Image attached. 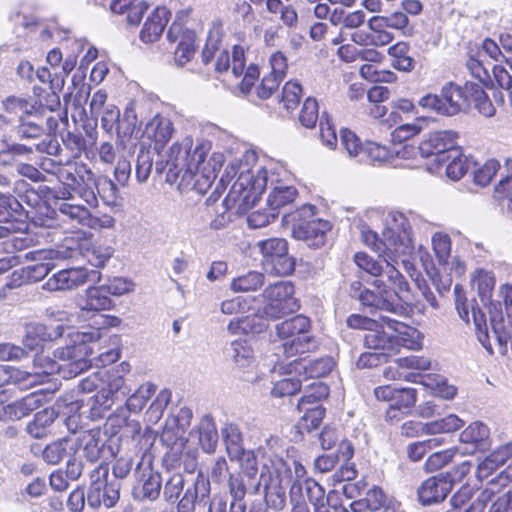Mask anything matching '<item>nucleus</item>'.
I'll return each mask as SVG.
<instances>
[{
  "label": "nucleus",
  "mask_w": 512,
  "mask_h": 512,
  "mask_svg": "<svg viewBox=\"0 0 512 512\" xmlns=\"http://www.w3.org/2000/svg\"><path fill=\"white\" fill-rule=\"evenodd\" d=\"M290 177L291 173L280 161L266 157L260 159L255 151L246 150L225 168L221 181L236 180L224 204L228 210L245 213L257 203L270 184L272 189L267 205L278 215L280 209L292 204L297 196L296 188L287 183Z\"/></svg>",
  "instance_id": "nucleus-1"
},
{
  "label": "nucleus",
  "mask_w": 512,
  "mask_h": 512,
  "mask_svg": "<svg viewBox=\"0 0 512 512\" xmlns=\"http://www.w3.org/2000/svg\"><path fill=\"white\" fill-rule=\"evenodd\" d=\"M419 220L420 217L412 212L391 211L385 219L381 237L368 226L361 228L364 244L383 257L385 267L379 279L384 281L397 302L406 301L408 292V283L397 265L401 262L406 270L412 266L408 259L414 249L412 226Z\"/></svg>",
  "instance_id": "nucleus-2"
},
{
  "label": "nucleus",
  "mask_w": 512,
  "mask_h": 512,
  "mask_svg": "<svg viewBox=\"0 0 512 512\" xmlns=\"http://www.w3.org/2000/svg\"><path fill=\"white\" fill-rule=\"evenodd\" d=\"M211 148V142L203 139L197 140L193 147L190 136L175 142L167 155L168 175L181 177L188 183L194 181L193 186H200V189L209 187L225 162V156L220 151L213 152L208 161H205Z\"/></svg>",
  "instance_id": "nucleus-3"
},
{
  "label": "nucleus",
  "mask_w": 512,
  "mask_h": 512,
  "mask_svg": "<svg viewBox=\"0 0 512 512\" xmlns=\"http://www.w3.org/2000/svg\"><path fill=\"white\" fill-rule=\"evenodd\" d=\"M93 327L88 331L77 332L74 345L57 349L53 359H47L45 373H58L65 379L73 378L91 366L90 356L92 349L87 345L102 337V330L117 328L122 319L115 315L101 314L90 318Z\"/></svg>",
  "instance_id": "nucleus-4"
},
{
  "label": "nucleus",
  "mask_w": 512,
  "mask_h": 512,
  "mask_svg": "<svg viewBox=\"0 0 512 512\" xmlns=\"http://www.w3.org/2000/svg\"><path fill=\"white\" fill-rule=\"evenodd\" d=\"M254 453L261 461L259 480H300L306 474L299 462L283 460V447L278 437L266 438Z\"/></svg>",
  "instance_id": "nucleus-5"
},
{
  "label": "nucleus",
  "mask_w": 512,
  "mask_h": 512,
  "mask_svg": "<svg viewBox=\"0 0 512 512\" xmlns=\"http://www.w3.org/2000/svg\"><path fill=\"white\" fill-rule=\"evenodd\" d=\"M310 319L297 315L276 325L279 348L286 358L309 352L315 345Z\"/></svg>",
  "instance_id": "nucleus-6"
},
{
  "label": "nucleus",
  "mask_w": 512,
  "mask_h": 512,
  "mask_svg": "<svg viewBox=\"0 0 512 512\" xmlns=\"http://www.w3.org/2000/svg\"><path fill=\"white\" fill-rule=\"evenodd\" d=\"M74 250L66 249H40L27 252L25 259L35 262L12 273L10 280L5 284L12 289L25 282L40 281L55 267L53 260L73 257Z\"/></svg>",
  "instance_id": "nucleus-7"
},
{
  "label": "nucleus",
  "mask_w": 512,
  "mask_h": 512,
  "mask_svg": "<svg viewBox=\"0 0 512 512\" xmlns=\"http://www.w3.org/2000/svg\"><path fill=\"white\" fill-rule=\"evenodd\" d=\"M256 248L261 255V265L267 273L286 276L294 271L295 262L288 253V242L284 238L258 241Z\"/></svg>",
  "instance_id": "nucleus-8"
},
{
  "label": "nucleus",
  "mask_w": 512,
  "mask_h": 512,
  "mask_svg": "<svg viewBox=\"0 0 512 512\" xmlns=\"http://www.w3.org/2000/svg\"><path fill=\"white\" fill-rule=\"evenodd\" d=\"M314 216V207L304 205L292 215L293 235L295 238L304 240L309 246L320 248L325 244L326 233L330 231L329 221L312 218Z\"/></svg>",
  "instance_id": "nucleus-9"
},
{
  "label": "nucleus",
  "mask_w": 512,
  "mask_h": 512,
  "mask_svg": "<svg viewBox=\"0 0 512 512\" xmlns=\"http://www.w3.org/2000/svg\"><path fill=\"white\" fill-rule=\"evenodd\" d=\"M457 138L458 134L452 130L434 131L420 143L418 151L424 158L435 157L434 161L439 164L445 162L449 155L457 157L459 154Z\"/></svg>",
  "instance_id": "nucleus-10"
},
{
  "label": "nucleus",
  "mask_w": 512,
  "mask_h": 512,
  "mask_svg": "<svg viewBox=\"0 0 512 512\" xmlns=\"http://www.w3.org/2000/svg\"><path fill=\"white\" fill-rule=\"evenodd\" d=\"M48 355L36 354L34 358V371L27 372L9 365H0V387L6 384L19 385L21 388H28L41 384L45 379L54 373H45Z\"/></svg>",
  "instance_id": "nucleus-11"
},
{
  "label": "nucleus",
  "mask_w": 512,
  "mask_h": 512,
  "mask_svg": "<svg viewBox=\"0 0 512 512\" xmlns=\"http://www.w3.org/2000/svg\"><path fill=\"white\" fill-rule=\"evenodd\" d=\"M431 369V361L424 356L411 355L398 358L393 365L383 370V376L387 380H404L407 382H422L423 375L419 371Z\"/></svg>",
  "instance_id": "nucleus-12"
},
{
  "label": "nucleus",
  "mask_w": 512,
  "mask_h": 512,
  "mask_svg": "<svg viewBox=\"0 0 512 512\" xmlns=\"http://www.w3.org/2000/svg\"><path fill=\"white\" fill-rule=\"evenodd\" d=\"M294 286L288 281H279L269 285L263 292L266 301L264 314L270 318H279L292 310Z\"/></svg>",
  "instance_id": "nucleus-13"
},
{
  "label": "nucleus",
  "mask_w": 512,
  "mask_h": 512,
  "mask_svg": "<svg viewBox=\"0 0 512 512\" xmlns=\"http://www.w3.org/2000/svg\"><path fill=\"white\" fill-rule=\"evenodd\" d=\"M100 273L84 267L63 269L53 274L44 284L43 289L56 292L73 290L90 280L99 281Z\"/></svg>",
  "instance_id": "nucleus-14"
},
{
  "label": "nucleus",
  "mask_w": 512,
  "mask_h": 512,
  "mask_svg": "<svg viewBox=\"0 0 512 512\" xmlns=\"http://www.w3.org/2000/svg\"><path fill=\"white\" fill-rule=\"evenodd\" d=\"M192 410L188 407L180 408L176 414L169 415L161 433V441L168 447L181 451L186 443V432L191 425Z\"/></svg>",
  "instance_id": "nucleus-15"
},
{
  "label": "nucleus",
  "mask_w": 512,
  "mask_h": 512,
  "mask_svg": "<svg viewBox=\"0 0 512 512\" xmlns=\"http://www.w3.org/2000/svg\"><path fill=\"white\" fill-rule=\"evenodd\" d=\"M167 39L177 44L174 51V61L177 66L182 67L193 58L196 34L193 30L184 27L180 16L170 26Z\"/></svg>",
  "instance_id": "nucleus-16"
},
{
  "label": "nucleus",
  "mask_w": 512,
  "mask_h": 512,
  "mask_svg": "<svg viewBox=\"0 0 512 512\" xmlns=\"http://www.w3.org/2000/svg\"><path fill=\"white\" fill-rule=\"evenodd\" d=\"M174 134L172 121L161 114L153 116L145 125L141 135V145L149 146L155 152L160 153Z\"/></svg>",
  "instance_id": "nucleus-17"
},
{
  "label": "nucleus",
  "mask_w": 512,
  "mask_h": 512,
  "mask_svg": "<svg viewBox=\"0 0 512 512\" xmlns=\"http://www.w3.org/2000/svg\"><path fill=\"white\" fill-rule=\"evenodd\" d=\"M374 286L377 291L365 289L359 294V300L364 306L399 316L406 312V308L397 302L390 291L386 289V284L382 279H376Z\"/></svg>",
  "instance_id": "nucleus-18"
},
{
  "label": "nucleus",
  "mask_w": 512,
  "mask_h": 512,
  "mask_svg": "<svg viewBox=\"0 0 512 512\" xmlns=\"http://www.w3.org/2000/svg\"><path fill=\"white\" fill-rule=\"evenodd\" d=\"M114 306V301L103 285L88 287L77 300L80 316L84 319H90L102 311L111 310Z\"/></svg>",
  "instance_id": "nucleus-19"
},
{
  "label": "nucleus",
  "mask_w": 512,
  "mask_h": 512,
  "mask_svg": "<svg viewBox=\"0 0 512 512\" xmlns=\"http://www.w3.org/2000/svg\"><path fill=\"white\" fill-rule=\"evenodd\" d=\"M77 440V448L81 447L84 456L91 462L97 461L100 458L114 457L116 453L114 450L107 446V438L100 429H91L84 431Z\"/></svg>",
  "instance_id": "nucleus-20"
},
{
  "label": "nucleus",
  "mask_w": 512,
  "mask_h": 512,
  "mask_svg": "<svg viewBox=\"0 0 512 512\" xmlns=\"http://www.w3.org/2000/svg\"><path fill=\"white\" fill-rule=\"evenodd\" d=\"M93 172L82 163L68 164L66 167H59L57 169V177L59 181L65 186L63 190H60L55 197L63 200L71 198V191L79 188L82 182H91V174Z\"/></svg>",
  "instance_id": "nucleus-21"
},
{
  "label": "nucleus",
  "mask_w": 512,
  "mask_h": 512,
  "mask_svg": "<svg viewBox=\"0 0 512 512\" xmlns=\"http://www.w3.org/2000/svg\"><path fill=\"white\" fill-rule=\"evenodd\" d=\"M45 400V394L34 391L20 400L0 406V421H16L38 409Z\"/></svg>",
  "instance_id": "nucleus-22"
},
{
  "label": "nucleus",
  "mask_w": 512,
  "mask_h": 512,
  "mask_svg": "<svg viewBox=\"0 0 512 512\" xmlns=\"http://www.w3.org/2000/svg\"><path fill=\"white\" fill-rule=\"evenodd\" d=\"M334 367V361L331 357L319 359L298 358L289 362V373H295L303 380L309 378H320L329 374Z\"/></svg>",
  "instance_id": "nucleus-23"
},
{
  "label": "nucleus",
  "mask_w": 512,
  "mask_h": 512,
  "mask_svg": "<svg viewBox=\"0 0 512 512\" xmlns=\"http://www.w3.org/2000/svg\"><path fill=\"white\" fill-rule=\"evenodd\" d=\"M466 83L463 87L452 82L445 84L441 90V97L444 108L443 115L453 116L459 113L466 106H470L471 89L467 88Z\"/></svg>",
  "instance_id": "nucleus-24"
},
{
  "label": "nucleus",
  "mask_w": 512,
  "mask_h": 512,
  "mask_svg": "<svg viewBox=\"0 0 512 512\" xmlns=\"http://www.w3.org/2000/svg\"><path fill=\"white\" fill-rule=\"evenodd\" d=\"M231 73L235 78L243 76L240 82V89L243 93H248L259 76L258 67L250 65L245 70V56L244 49L241 46L235 45L232 51V68Z\"/></svg>",
  "instance_id": "nucleus-25"
},
{
  "label": "nucleus",
  "mask_w": 512,
  "mask_h": 512,
  "mask_svg": "<svg viewBox=\"0 0 512 512\" xmlns=\"http://www.w3.org/2000/svg\"><path fill=\"white\" fill-rule=\"evenodd\" d=\"M387 327L394 332L395 345H401L409 350H418L422 347V336L413 327L393 318H383Z\"/></svg>",
  "instance_id": "nucleus-26"
},
{
  "label": "nucleus",
  "mask_w": 512,
  "mask_h": 512,
  "mask_svg": "<svg viewBox=\"0 0 512 512\" xmlns=\"http://www.w3.org/2000/svg\"><path fill=\"white\" fill-rule=\"evenodd\" d=\"M170 12L164 6H158L145 21L140 32V39L145 43H153L162 35L169 19Z\"/></svg>",
  "instance_id": "nucleus-27"
},
{
  "label": "nucleus",
  "mask_w": 512,
  "mask_h": 512,
  "mask_svg": "<svg viewBox=\"0 0 512 512\" xmlns=\"http://www.w3.org/2000/svg\"><path fill=\"white\" fill-rule=\"evenodd\" d=\"M62 334L61 325H58L53 332H49L47 326L43 324H30L26 327L23 345L29 351L38 352L40 349L43 350L45 342L61 337Z\"/></svg>",
  "instance_id": "nucleus-28"
},
{
  "label": "nucleus",
  "mask_w": 512,
  "mask_h": 512,
  "mask_svg": "<svg viewBox=\"0 0 512 512\" xmlns=\"http://www.w3.org/2000/svg\"><path fill=\"white\" fill-rule=\"evenodd\" d=\"M216 57L215 70L218 73L228 72L230 68V55L227 50L220 49L218 32L211 31L202 51V61L208 64Z\"/></svg>",
  "instance_id": "nucleus-29"
},
{
  "label": "nucleus",
  "mask_w": 512,
  "mask_h": 512,
  "mask_svg": "<svg viewBox=\"0 0 512 512\" xmlns=\"http://www.w3.org/2000/svg\"><path fill=\"white\" fill-rule=\"evenodd\" d=\"M129 391L123 376L108 373L106 385L99 391V399L103 400L105 407H112L115 401L123 400Z\"/></svg>",
  "instance_id": "nucleus-30"
},
{
  "label": "nucleus",
  "mask_w": 512,
  "mask_h": 512,
  "mask_svg": "<svg viewBox=\"0 0 512 512\" xmlns=\"http://www.w3.org/2000/svg\"><path fill=\"white\" fill-rule=\"evenodd\" d=\"M87 261L96 268H102L112 257L114 249L100 241L84 240L79 246Z\"/></svg>",
  "instance_id": "nucleus-31"
},
{
  "label": "nucleus",
  "mask_w": 512,
  "mask_h": 512,
  "mask_svg": "<svg viewBox=\"0 0 512 512\" xmlns=\"http://www.w3.org/2000/svg\"><path fill=\"white\" fill-rule=\"evenodd\" d=\"M454 482H421L417 489L418 500L423 506L442 502L453 488Z\"/></svg>",
  "instance_id": "nucleus-32"
},
{
  "label": "nucleus",
  "mask_w": 512,
  "mask_h": 512,
  "mask_svg": "<svg viewBox=\"0 0 512 512\" xmlns=\"http://www.w3.org/2000/svg\"><path fill=\"white\" fill-rule=\"evenodd\" d=\"M77 451L75 436L58 439L47 445L43 451V459L50 464H58Z\"/></svg>",
  "instance_id": "nucleus-33"
},
{
  "label": "nucleus",
  "mask_w": 512,
  "mask_h": 512,
  "mask_svg": "<svg viewBox=\"0 0 512 512\" xmlns=\"http://www.w3.org/2000/svg\"><path fill=\"white\" fill-rule=\"evenodd\" d=\"M383 318L389 317L381 316L380 322L377 321V327L365 335V344L369 348L390 350L395 346L394 332L387 327Z\"/></svg>",
  "instance_id": "nucleus-34"
},
{
  "label": "nucleus",
  "mask_w": 512,
  "mask_h": 512,
  "mask_svg": "<svg viewBox=\"0 0 512 512\" xmlns=\"http://www.w3.org/2000/svg\"><path fill=\"white\" fill-rule=\"evenodd\" d=\"M394 159L395 148L375 141H367L364 143L363 157L360 161H365L373 166H383L392 163Z\"/></svg>",
  "instance_id": "nucleus-35"
},
{
  "label": "nucleus",
  "mask_w": 512,
  "mask_h": 512,
  "mask_svg": "<svg viewBox=\"0 0 512 512\" xmlns=\"http://www.w3.org/2000/svg\"><path fill=\"white\" fill-rule=\"evenodd\" d=\"M495 283V276L491 271L480 268L471 275V285L477 290L480 300L485 306L491 302Z\"/></svg>",
  "instance_id": "nucleus-36"
},
{
  "label": "nucleus",
  "mask_w": 512,
  "mask_h": 512,
  "mask_svg": "<svg viewBox=\"0 0 512 512\" xmlns=\"http://www.w3.org/2000/svg\"><path fill=\"white\" fill-rule=\"evenodd\" d=\"M196 434L203 451L207 453L215 451L218 442V432L215 422L210 415H205L201 418Z\"/></svg>",
  "instance_id": "nucleus-37"
},
{
  "label": "nucleus",
  "mask_w": 512,
  "mask_h": 512,
  "mask_svg": "<svg viewBox=\"0 0 512 512\" xmlns=\"http://www.w3.org/2000/svg\"><path fill=\"white\" fill-rule=\"evenodd\" d=\"M274 369H278L280 372L285 373L288 377L283 378L274 383L272 388V395L275 397L291 396L300 391L301 382L303 379L296 376L295 373H289V363L286 365L275 366Z\"/></svg>",
  "instance_id": "nucleus-38"
},
{
  "label": "nucleus",
  "mask_w": 512,
  "mask_h": 512,
  "mask_svg": "<svg viewBox=\"0 0 512 512\" xmlns=\"http://www.w3.org/2000/svg\"><path fill=\"white\" fill-rule=\"evenodd\" d=\"M204 498L210 493V482H192L185 489V492L178 502V512H194L196 501Z\"/></svg>",
  "instance_id": "nucleus-39"
},
{
  "label": "nucleus",
  "mask_w": 512,
  "mask_h": 512,
  "mask_svg": "<svg viewBox=\"0 0 512 512\" xmlns=\"http://www.w3.org/2000/svg\"><path fill=\"white\" fill-rule=\"evenodd\" d=\"M305 488L309 501L315 506H324L325 502H329L330 494L333 490H330L326 494V490L321 486L320 482H293L290 487L291 494L295 492H301Z\"/></svg>",
  "instance_id": "nucleus-40"
},
{
  "label": "nucleus",
  "mask_w": 512,
  "mask_h": 512,
  "mask_svg": "<svg viewBox=\"0 0 512 512\" xmlns=\"http://www.w3.org/2000/svg\"><path fill=\"white\" fill-rule=\"evenodd\" d=\"M417 401V392L414 388L397 389L393 403L387 411V418L397 419L396 411L406 413Z\"/></svg>",
  "instance_id": "nucleus-41"
},
{
  "label": "nucleus",
  "mask_w": 512,
  "mask_h": 512,
  "mask_svg": "<svg viewBox=\"0 0 512 512\" xmlns=\"http://www.w3.org/2000/svg\"><path fill=\"white\" fill-rule=\"evenodd\" d=\"M490 430L486 424L481 421H475L469 424L460 434V442L470 444L473 446L472 451L476 449L479 444L488 440Z\"/></svg>",
  "instance_id": "nucleus-42"
},
{
  "label": "nucleus",
  "mask_w": 512,
  "mask_h": 512,
  "mask_svg": "<svg viewBox=\"0 0 512 512\" xmlns=\"http://www.w3.org/2000/svg\"><path fill=\"white\" fill-rule=\"evenodd\" d=\"M59 217L62 221H68L73 226H86L89 220V210L82 205L62 202L58 207Z\"/></svg>",
  "instance_id": "nucleus-43"
},
{
  "label": "nucleus",
  "mask_w": 512,
  "mask_h": 512,
  "mask_svg": "<svg viewBox=\"0 0 512 512\" xmlns=\"http://www.w3.org/2000/svg\"><path fill=\"white\" fill-rule=\"evenodd\" d=\"M54 408H45L35 414L34 419L27 425V432L34 438H42L46 435V429L57 418Z\"/></svg>",
  "instance_id": "nucleus-44"
},
{
  "label": "nucleus",
  "mask_w": 512,
  "mask_h": 512,
  "mask_svg": "<svg viewBox=\"0 0 512 512\" xmlns=\"http://www.w3.org/2000/svg\"><path fill=\"white\" fill-rule=\"evenodd\" d=\"M227 329L231 334L261 333L266 329V323L258 317L235 318L229 322Z\"/></svg>",
  "instance_id": "nucleus-45"
},
{
  "label": "nucleus",
  "mask_w": 512,
  "mask_h": 512,
  "mask_svg": "<svg viewBox=\"0 0 512 512\" xmlns=\"http://www.w3.org/2000/svg\"><path fill=\"white\" fill-rule=\"evenodd\" d=\"M409 45L406 42H398L388 49V54L393 58L392 66L400 71L410 72L414 69V60L408 55Z\"/></svg>",
  "instance_id": "nucleus-46"
},
{
  "label": "nucleus",
  "mask_w": 512,
  "mask_h": 512,
  "mask_svg": "<svg viewBox=\"0 0 512 512\" xmlns=\"http://www.w3.org/2000/svg\"><path fill=\"white\" fill-rule=\"evenodd\" d=\"M421 383L430 387L436 396L445 400H451L457 394V388L450 384L445 377L440 375L433 377L423 375Z\"/></svg>",
  "instance_id": "nucleus-47"
},
{
  "label": "nucleus",
  "mask_w": 512,
  "mask_h": 512,
  "mask_svg": "<svg viewBox=\"0 0 512 512\" xmlns=\"http://www.w3.org/2000/svg\"><path fill=\"white\" fill-rule=\"evenodd\" d=\"M156 391V386L150 382L142 384L126 401V409L139 413Z\"/></svg>",
  "instance_id": "nucleus-48"
},
{
  "label": "nucleus",
  "mask_w": 512,
  "mask_h": 512,
  "mask_svg": "<svg viewBox=\"0 0 512 512\" xmlns=\"http://www.w3.org/2000/svg\"><path fill=\"white\" fill-rule=\"evenodd\" d=\"M431 244L439 265H448L452 250L450 236L444 232H435L432 235Z\"/></svg>",
  "instance_id": "nucleus-49"
},
{
  "label": "nucleus",
  "mask_w": 512,
  "mask_h": 512,
  "mask_svg": "<svg viewBox=\"0 0 512 512\" xmlns=\"http://www.w3.org/2000/svg\"><path fill=\"white\" fill-rule=\"evenodd\" d=\"M226 449L231 458H238L243 453L242 434L236 424H226L222 429Z\"/></svg>",
  "instance_id": "nucleus-50"
},
{
  "label": "nucleus",
  "mask_w": 512,
  "mask_h": 512,
  "mask_svg": "<svg viewBox=\"0 0 512 512\" xmlns=\"http://www.w3.org/2000/svg\"><path fill=\"white\" fill-rule=\"evenodd\" d=\"M231 357L234 363L242 369L249 368L253 365L254 351L252 347L243 340H235L231 343Z\"/></svg>",
  "instance_id": "nucleus-51"
},
{
  "label": "nucleus",
  "mask_w": 512,
  "mask_h": 512,
  "mask_svg": "<svg viewBox=\"0 0 512 512\" xmlns=\"http://www.w3.org/2000/svg\"><path fill=\"white\" fill-rule=\"evenodd\" d=\"M464 425V421L455 414L426 423V434L452 433Z\"/></svg>",
  "instance_id": "nucleus-52"
},
{
  "label": "nucleus",
  "mask_w": 512,
  "mask_h": 512,
  "mask_svg": "<svg viewBox=\"0 0 512 512\" xmlns=\"http://www.w3.org/2000/svg\"><path fill=\"white\" fill-rule=\"evenodd\" d=\"M264 284V275L257 271H250L244 275L234 278L230 288L234 292L255 291Z\"/></svg>",
  "instance_id": "nucleus-53"
},
{
  "label": "nucleus",
  "mask_w": 512,
  "mask_h": 512,
  "mask_svg": "<svg viewBox=\"0 0 512 512\" xmlns=\"http://www.w3.org/2000/svg\"><path fill=\"white\" fill-rule=\"evenodd\" d=\"M23 216L22 204L11 194L0 192V221L21 219Z\"/></svg>",
  "instance_id": "nucleus-54"
},
{
  "label": "nucleus",
  "mask_w": 512,
  "mask_h": 512,
  "mask_svg": "<svg viewBox=\"0 0 512 512\" xmlns=\"http://www.w3.org/2000/svg\"><path fill=\"white\" fill-rule=\"evenodd\" d=\"M137 126V115L132 107H127L120 118L118 125L114 131L118 140L124 143L129 140L134 134Z\"/></svg>",
  "instance_id": "nucleus-55"
},
{
  "label": "nucleus",
  "mask_w": 512,
  "mask_h": 512,
  "mask_svg": "<svg viewBox=\"0 0 512 512\" xmlns=\"http://www.w3.org/2000/svg\"><path fill=\"white\" fill-rule=\"evenodd\" d=\"M439 166L446 165V175L454 181L461 179L468 170V159L463 155L459 147V154L456 156L449 155L445 162L439 163Z\"/></svg>",
  "instance_id": "nucleus-56"
},
{
  "label": "nucleus",
  "mask_w": 512,
  "mask_h": 512,
  "mask_svg": "<svg viewBox=\"0 0 512 512\" xmlns=\"http://www.w3.org/2000/svg\"><path fill=\"white\" fill-rule=\"evenodd\" d=\"M328 395L329 387L323 382L314 381L305 388L304 394L299 400L298 409L303 410L306 405L326 399Z\"/></svg>",
  "instance_id": "nucleus-57"
},
{
  "label": "nucleus",
  "mask_w": 512,
  "mask_h": 512,
  "mask_svg": "<svg viewBox=\"0 0 512 512\" xmlns=\"http://www.w3.org/2000/svg\"><path fill=\"white\" fill-rule=\"evenodd\" d=\"M468 89H471L470 105L473 103L479 113L485 117H491L495 113V108L489 100L484 90L479 84H468Z\"/></svg>",
  "instance_id": "nucleus-58"
},
{
  "label": "nucleus",
  "mask_w": 512,
  "mask_h": 512,
  "mask_svg": "<svg viewBox=\"0 0 512 512\" xmlns=\"http://www.w3.org/2000/svg\"><path fill=\"white\" fill-rule=\"evenodd\" d=\"M354 503L363 504L364 507L370 511H378L381 508L388 506V496L382 488L377 485H373L367 490L363 499L355 501Z\"/></svg>",
  "instance_id": "nucleus-59"
},
{
  "label": "nucleus",
  "mask_w": 512,
  "mask_h": 512,
  "mask_svg": "<svg viewBox=\"0 0 512 512\" xmlns=\"http://www.w3.org/2000/svg\"><path fill=\"white\" fill-rule=\"evenodd\" d=\"M341 146L350 158L363 157L364 144L359 137L349 129L340 130Z\"/></svg>",
  "instance_id": "nucleus-60"
},
{
  "label": "nucleus",
  "mask_w": 512,
  "mask_h": 512,
  "mask_svg": "<svg viewBox=\"0 0 512 512\" xmlns=\"http://www.w3.org/2000/svg\"><path fill=\"white\" fill-rule=\"evenodd\" d=\"M360 75L369 82L392 83L397 79L394 72L379 70L375 64H363L360 68Z\"/></svg>",
  "instance_id": "nucleus-61"
},
{
  "label": "nucleus",
  "mask_w": 512,
  "mask_h": 512,
  "mask_svg": "<svg viewBox=\"0 0 512 512\" xmlns=\"http://www.w3.org/2000/svg\"><path fill=\"white\" fill-rule=\"evenodd\" d=\"M286 489L282 482H265L263 491L267 504L282 508L286 501Z\"/></svg>",
  "instance_id": "nucleus-62"
},
{
  "label": "nucleus",
  "mask_w": 512,
  "mask_h": 512,
  "mask_svg": "<svg viewBox=\"0 0 512 512\" xmlns=\"http://www.w3.org/2000/svg\"><path fill=\"white\" fill-rule=\"evenodd\" d=\"M302 411L304 415L299 420L298 427L307 432L317 429L325 416V409L320 405L313 408L305 407Z\"/></svg>",
  "instance_id": "nucleus-63"
},
{
  "label": "nucleus",
  "mask_w": 512,
  "mask_h": 512,
  "mask_svg": "<svg viewBox=\"0 0 512 512\" xmlns=\"http://www.w3.org/2000/svg\"><path fill=\"white\" fill-rule=\"evenodd\" d=\"M499 484L500 482H487V486L479 492L477 498L464 512H484L487 503L491 501L495 493V489L499 487L504 489L507 486L505 483L502 485Z\"/></svg>",
  "instance_id": "nucleus-64"
}]
</instances>
